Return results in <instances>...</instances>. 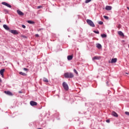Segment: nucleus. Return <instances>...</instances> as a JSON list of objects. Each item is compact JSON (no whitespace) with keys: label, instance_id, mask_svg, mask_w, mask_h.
<instances>
[{"label":"nucleus","instance_id":"nucleus-1","mask_svg":"<svg viewBox=\"0 0 129 129\" xmlns=\"http://www.w3.org/2000/svg\"><path fill=\"white\" fill-rule=\"evenodd\" d=\"M64 76L65 78H73L74 77V75L71 73H64Z\"/></svg>","mask_w":129,"mask_h":129},{"label":"nucleus","instance_id":"nucleus-2","mask_svg":"<svg viewBox=\"0 0 129 129\" xmlns=\"http://www.w3.org/2000/svg\"><path fill=\"white\" fill-rule=\"evenodd\" d=\"M86 22L88 25H89V26H90V27H92L93 28H94V27H95V25H94V23L90 19H87Z\"/></svg>","mask_w":129,"mask_h":129},{"label":"nucleus","instance_id":"nucleus-3","mask_svg":"<svg viewBox=\"0 0 129 129\" xmlns=\"http://www.w3.org/2000/svg\"><path fill=\"white\" fill-rule=\"evenodd\" d=\"M62 86L64 90H66V91H67L68 90H69V86H68V84H67L66 82H63Z\"/></svg>","mask_w":129,"mask_h":129},{"label":"nucleus","instance_id":"nucleus-4","mask_svg":"<svg viewBox=\"0 0 129 129\" xmlns=\"http://www.w3.org/2000/svg\"><path fill=\"white\" fill-rule=\"evenodd\" d=\"M30 105H31V106H36V105H37V104H38L37 103V102L34 101H31L30 102Z\"/></svg>","mask_w":129,"mask_h":129},{"label":"nucleus","instance_id":"nucleus-5","mask_svg":"<svg viewBox=\"0 0 129 129\" xmlns=\"http://www.w3.org/2000/svg\"><path fill=\"white\" fill-rule=\"evenodd\" d=\"M10 33H12V34H13L14 35H18V34H19V33H18V31L15 30H10Z\"/></svg>","mask_w":129,"mask_h":129},{"label":"nucleus","instance_id":"nucleus-6","mask_svg":"<svg viewBox=\"0 0 129 129\" xmlns=\"http://www.w3.org/2000/svg\"><path fill=\"white\" fill-rule=\"evenodd\" d=\"M2 5H4V6H6V7H8V8H12V6L11 5L6 3V2H3Z\"/></svg>","mask_w":129,"mask_h":129},{"label":"nucleus","instance_id":"nucleus-7","mask_svg":"<svg viewBox=\"0 0 129 129\" xmlns=\"http://www.w3.org/2000/svg\"><path fill=\"white\" fill-rule=\"evenodd\" d=\"M17 13L19 16H24V13L19 10H17Z\"/></svg>","mask_w":129,"mask_h":129},{"label":"nucleus","instance_id":"nucleus-8","mask_svg":"<svg viewBox=\"0 0 129 129\" xmlns=\"http://www.w3.org/2000/svg\"><path fill=\"white\" fill-rule=\"evenodd\" d=\"M100 59V56H95L92 58V60L94 61V60H99Z\"/></svg>","mask_w":129,"mask_h":129},{"label":"nucleus","instance_id":"nucleus-9","mask_svg":"<svg viewBox=\"0 0 129 129\" xmlns=\"http://www.w3.org/2000/svg\"><path fill=\"white\" fill-rule=\"evenodd\" d=\"M4 92L5 93H6V94H7L8 95H10V96H12V95H13V93H12V92H11L10 91H5Z\"/></svg>","mask_w":129,"mask_h":129},{"label":"nucleus","instance_id":"nucleus-10","mask_svg":"<svg viewBox=\"0 0 129 129\" xmlns=\"http://www.w3.org/2000/svg\"><path fill=\"white\" fill-rule=\"evenodd\" d=\"M3 27L4 28V29H5V30H7V31H9L10 30V27H9V26H8V25L4 24L3 25Z\"/></svg>","mask_w":129,"mask_h":129},{"label":"nucleus","instance_id":"nucleus-11","mask_svg":"<svg viewBox=\"0 0 129 129\" xmlns=\"http://www.w3.org/2000/svg\"><path fill=\"white\" fill-rule=\"evenodd\" d=\"M117 61V58H112L111 60V63H116Z\"/></svg>","mask_w":129,"mask_h":129},{"label":"nucleus","instance_id":"nucleus-12","mask_svg":"<svg viewBox=\"0 0 129 129\" xmlns=\"http://www.w3.org/2000/svg\"><path fill=\"white\" fill-rule=\"evenodd\" d=\"M112 115H113V116H115V117H118V114H117V113H116V112L113 111L112 112Z\"/></svg>","mask_w":129,"mask_h":129},{"label":"nucleus","instance_id":"nucleus-13","mask_svg":"<svg viewBox=\"0 0 129 129\" xmlns=\"http://www.w3.org/2000/svg\"><path fill=\"white\" fill-rule=\"evenodd\" d=\"M119 36H121L122 37H124V34H123V33L121 31H118L117 32Z\"/></svg>","mask_w":129,"mask_h":129},{"label":"nucleus","instance_id":"nucleus-14","mask_svg":"<svg viewBox=\"0 0 129 129\" xmlns=\"http://www.w3.org/2000/svg\"><path fill=\"white\" fill-rule=\"evenodd\" d=\"M5 69H4L0 71V74L2 75V77H4V72H5Z\"/></svg>","mask_w":129,"mask_h":129},{"label":"nucleus","instance_id":"nucleus-15","mask_svg":"<svg viewBox=\"0 0 129 129\" xmlns=\"http://www.w3.org/2000/svg\"><path fill=\"white\" fill-rule=\"evenodd\" d=\"M111 6H107L105 8V10H106L107 11H110L111 10Z\"/></svg>","mask_w":129,"mask_h":129},{"label":"nucleus","instance_id":"nucleus-16","mask_svg":"<svg viewBox=\"0 0 129 129\" xmlns=\"http://www.w3.org/2000/svg\"><path fill=\"white\" fill-rule=\"evenodd\" d=\"M96 47H97V48H98V49H101V48H102L101 44H100L99 43L96 44Z\"/></svg>","mask_w":129,"mask_h":129},{"label":"nucleus","instance_id":"nucleus-17","mask_svg":"<svg viewBox=\"0 0 129 129\" xmlns=\"http://www.w3.org/2000/svg\"><path fill=\"white\" fill-rule=\"evenodd\" d=\"M73 59V55H69L68 56V60H70Z\"/></svg>","mask_w":129,"mask_h":129},{"label":"nucleus","instance_id":"nucleus-18","mask_svg":"<svg viewBox=\"0 0 129 129\" xmlns=\"http://www.w3.org/2000/svg\"><path fill=\"white\" fill-rule=\"evenodd\" d=\"M43 81H44V82H49V80L48 79H47V78H43L42 79Z\"/></svg>","mask_w":129,"mask_h":129},{"label":"nucleus","instance_id":"nucleus-19","mask_svg":"<svg viewBox=\"0 0 129 129\" xmlns=\"http://www.w3.org/2000/svg\"><path fill=\"white\" fill-rule=\"evenodd\" d=\"M19 74H20V75H22L23 76H26V75H27V74L26 73L22 72H20L19 73Z\"/></svg>","mask_w":129,"mask_h":129},{"label":"nucleus","instance_id":"nucleus-20","mask_svg":"<svg viewBox=\"0 0 129 129\" xmlns=\"http://www.w3.org/2000/svg\"><path fill=\"white\" fill-rule=\"evenodd\" d=\"M27 23H28V24H35V22L30 20H28Z\"/></svg>","mask_w":129,"mask_h":129},{"label":"nucleus","instance_id":"nucleus-21","mask_svg":"<svg viewBox=\"0 0 129 129\" xmlns=\"http://www.w3.org/2000/svg\"><path fill=\"white\" fill-rule=\"evenodd\" d=\"M101 37L102 38H106V34H101Z\"/></svg>","mask_w":129,"mask_h":129},{"label":"nucleus","instance_id":"nucleus-22","mask_svg":"<svg viewBox=\"0 0 129 129\" xmlns=\"http://www.w3.org/2000/svg\"><path fill=\"white\" fill-rule=\"evenodd\" d=\"M92 0H86L85 1V3L86 4H88V3H90L91 1H92Z\"/></svg>","mask_w":129,"mask_h":129},{"label":"nucleus","instance_id":"nucleus-23","mask_svg":"<svg viewBox=\"0 0 129 129\" xmlns=\"http://www.w3.org/2000/svg\"><path fill=\"white\" fill-rule=\"evenodd\" d=\"M103 18H104L105 19V20H108L109 18L108 16H104Z\"/></svg>","mask_w":129,"mask_h":129},{"label":"nucleus","instance_id":"nucleus-24","mask_svg":"<svg viewBox=\"0 0 129 129\" xmlns=\"http://www.w3.org/2000/svg\"><path fill=\"white\" fill-rule=\"evenodd\" d=\"M94 33H95V34H99V31L94 30Z\"/></svg>","mask_w":129,"mask_h":129},{"label":"nucleus","instance_id":"nucleus-25","mask_svg":"<svg viewBox=\"0 0 129 129\" xmlns=\"http://www.w3.org/2000/svg\"><path fill=\"white\" fill-rule=\"evenodd\" d=\"M74 72H75L76 74H78V72H77V71L76 69L74 70Z\"/></svg>","mask_w":129,"mask_h":129},{"label":"nucleus","instance_id":"nucleus-26","mask_svg":"<svg viewBox=\"0 0 129 129\" xmlns=\"http://www.w3.org/2000/svg\"><path fill=\"white\" fill-rule=\"evenodd\" d=\"M98 24H99V25H102V24H103V22H102V21H99V22H98Z\"/></svg>","mask_w":129,"mask_h":129},{"label":"nucleus","instance_id":"nucleus-27","mask_svg":"<svg viewBox=\"0 0 129 129\" xmlns=\"http://www.w3.org/2000/svg\"><path fill=\"white\" fill-rule=\"evenodd\" d=\"M125 114H126V115H128L129 116V112L125 111Z\"/></svg>","mask_w":129,"mask_h":129},{"label":"nucleus","instance_id":"nucleus-28","mask_svg":"<svg viewBox=\"0 0 129 129\" xmlns=\"http://www.w3.org/2000/svg\"><path fill=\"white\" fill-rule=\"evenodd\" d=\"M118 29H120L121 28V25H118L117 26Z\"/></svg>","mask_w":129,"mask_h":129},{"label":"nucleus","instance_id":"nucleus-29","mask_svg":"<svg viewBox=\"0 0 129 129\" xmlns=\"http://www.w3.org/2000/svg\"><path fill=\"white\" fill-rule=\"evenodd\" d=\"M23 70H24V71H28V69L26 68H23Z\"/></svg>","mask_w":129,"mask_h":129},{"label":"nucleus","instance_id":"nucleus-30","mask_svg":"<svg viewBox=\"0 0 129 129\" xmlns=\"http://www.w3.org/2000/svg\"><path fill=\"white\" fill-rule=\"evenodd\" d=\"M22 28H23V29H26V26H25L24 25H22Z\"/></svg>","mask_w":129,"mask_h":129},{"label":"nucleus","instance_id":"nucleus-31","mask_svg":"<svg viewBox=\"0 0 129 129\" xmlns=\"http://www.w3.org/2000/svg\"><path fill=\"white\" fill-rule=\"evenodd\" d=\"M22 38H25V39H27V36H26L25 35H22Z\"/></svg>","mask_w":129,"mask_h":129},{"label":"nucleus","instance_id":"nucleus-32","mask_svg":"<svg viewBox=\"0 0 129 129\" xmlns=\"http://www.w3.org/2000/svg\"><path fill=\"white\" fill-rule=\"evenodd\" d=\"M106 122L109 123L110 122V120L109 119H107L106 120Z\"/></svg>","mask_w":129,"mask_h":129},{"label":"nucleus","instance_id":"nucleus-33","mask_svg":"<svg viewBox=\"0 0 129 129\" xmlns=\"http://www.w3.org/2000/svg\"><path fill=\"white\" fill-rule=\"evenodd\" d=\"M41 8H42V6H41L37 7V9H41Z\"/></svg>","mask_w":129,"mask_h":129},{"label":"nucleus","instance_id":"nucleus-34","mask_svg":"<svg viewBox=\"0 0 129 129\" xmlns=\"http://www.w3.org/2000/svg\"><path fill=\"white\" fill-rule=\"evenodd\" d=\"M35 37L38 38V37H39V34H35Z\"/></svg>","mask_w":129,"mask_h":129},{"label":"nucleus","instance_id":"nucleus-35","mask_svg":"<svg viewBox=\"0 0 129 129\" xmlns=\"http://www.w3.org/2000/svg\"><path fill=\"white\" fill-rule=\"evenodd\" d=\"M19 93H22V92L21 91H19Z\"/></svg>","mask_w":129,"mask_h":129},{"label":"nucleus","instance_id":"nucleus-36","mask_svg":"<svg viewBox=\"0 0 129 129\" xmlns=\"http://www.w3.org/2000/svg\"><path fill=\"white\" fill-rule=\"evenodd\" d=\"M0 82H2V79H0Z\"/></svg>","mask_w":129,"mask_h":129},{"label":"nucleus","instance_id":"nucleus-37","mask_svg":"<svg viewBox=\"0 0 129 129\" xmlns=\"http://www.w3.org/2000/svg\"><path fill=\"white\" fill-rule=\"evenodd\" d=\"M127 10H129V8L128 7H127Z\"/></svg>","mask_w":129,"mask_h":129},{"label":"nucleus","instance_id":"nucleus-38","mask_svg":"<svg viewBox=\"0 0 129 129\" xmlns=\"http://www.w3.org/2000/svg\"><path fill=\"white\" fill-rule=\"evenodd\" d=\"M1 20H0V23H1Z\"/></svg>","mask_w":129,"mask_h":129}]
</instances>
